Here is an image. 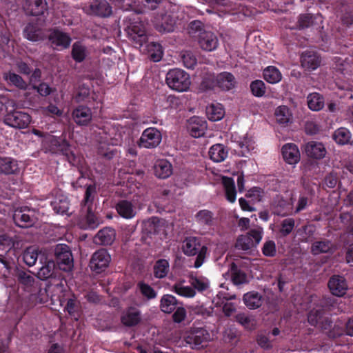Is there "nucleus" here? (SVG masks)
<instances>
[{
	"label": "nucleus",
	"instance_id": "34",
	"mask_svg": "<svg viewBox=\"0 0 353 353\" xmlns=\"http://www.w3.org/2000/svg\"><path fill=\"white\" fill-rule=\"evenodd\" d=\"M115 209L121 217L126 219H132L136 215L134 205L132 202L127 200L119 201L117 203Z\"/></svg>",
	"mask_w": 353,
	"mask_h": 353
},
{
	"label": "nucleus",
	"instance_id": "45",
	"mask_svg": "<svg viewBox=\"0 0 353 353\" xmlns=\"http://www.w3.org/2000/svg\"><path fill=\"white\" fill-rule=\"evenodd\" d=\"M232 281L234 285H241L248 283V276L245 272L238 268V266L232 263L230 268Z\"/></svg>",
	"mask_w": 353,
	"mask_h": 353
},
{
	"label": "nucleus",
	"instance_id": "35",
	"mask_svg": "<svg viewBox=\"0 0 353 353\" xmlns=\"http://www.w3.org/2000/svg\"><path fill=\"white\" fill-rule=\"evenodd\" d=\"M19 172L17 160L10 157L0 158V172L6 175L15 174Z\"/></svg>",
	"mask_w": 353,
	"mask_h": 353
},
{
	"label": "nucleus",
	"instance_id": "1",
	"mask_svg": "<svg viewBox=\"0 0 353 353\" xmlns=\"http://www.w3.org/2000/svg\"><path fill=\"white\" fill-rule=\"evenodd\" d=\"M58 270L48 280L45 288V292L47 296H50L52 304H59L63 305L69 294V288L68 286L66 278L64 274Z\"/></svg>",
	"mask_w": 353,
	"mask_h": 353
},
{
	"label": "nucleus",
	"instance_id": "55",
	"mask_svg": "<svg viewBox=\"0 0 353 353\" xmlns=\"http://www.w3.org/2000/svg\"><path fill=\"white\" fill-rule=\"evenodd\" d=\"M172 291L179 296L192 298L196 294L195 290L190 286H184L181 283H176L172 286Z\"/></svg>",
	"mask_w": 353,
	"mask_h": 353
},
{
	"label": "nucleus",
	"instance_id": "51",
	"mask_svg": "<svg viewBox=\"0 0 353 353\" xmlns=\"http://www.w3.org/2000/svg\"><path fill=\"white\" fill-rule=\"evenodd\" d=\"M196 221L203 226H210L213 222V214L208 210H199L195 215Z\"/></svg>",
	"mask_w": 353,
	"mask_h": 353
},
{
	"label": "nucleus",
	"instance_id": "28",
	"mask_svg": "<svg viewBox=\"0 0 353 353\" xmlns=\"http://www.w3.org/2000/svg\"><path fill=\"white\" fill-rule=\"evenodd\" d=\"M235 78L230 72H223L216 75V87L222 90L229 91L235 87Z\"/></svg>",
	"mask_w": 353,
	"mask_h": 353
},
{
	"label": "nucleus",
	"instance_id": "16",
	"mask_svg": "<svg viewBox=\"0 0 353 353\" xmlns=\"http://www.w3.org/2000/svg\"><path fill=\"white\" fill-rule=\"evenodd\" d=\"M301 66L307 70L312 71L321 65V59L318 52L314 50H305L300 57Z\"/></svg>",
	"mask_w": 353,
	"mask_h": 353
},
{
	"label": "nucleus",
	"instance_id": "58",
	"mask_svg": "<svg viewBox=\"0 0 353 353\" xmlns=\"http://www.w3.org/2000/svg\"><path fill=\"white\" fill-rule=\"evenodd\" d=\"M252 94L256 97H263L266 91L265 83L261 80H254L250 83Z\"/></svg>",
	"mask_w": 353,
	"mask_h": 353
},
{
	"label": "nucleus",
	"instance_id": "48",
	"mask_svg": "<svg viewBox=\"0 0 353 353\" xmlns=\"http://www.w3.org/2000/svg\"><path fill=\"white\" fill-rule=\"evenodd\" d=\"M264 79L270 83H276L281 79V73L274 66L267 67L263 72Z\"/></svg>",
	"mask_w": 353,
	"mask_h": 353
},
{
	"label": "nucleus",
	"instance_id": "61",
	"mask_svg": "<svg viewBox=\"0 0 353 353\" xmlns=\"http://www.w3.org/2000/svg\"><path fill=\"white\" fill-rule=\"evenodd\" d=\"M71 54L74 61L81 62L85 59V49L79 42H76L72 46Z\"/></svg>",
	"mask_w": 353,
	"mask_h": 353
},
{
	"label": "nucleus",
	"instance_id": "4",
	"mask_svg": "<svg viewBox=\"0 0 353 353\" xmlns=\"http://www.w3.org/2000/svg\"><path fill=\"white\" fill-rule=\"evenodd\" d=\"M165 82L168 86L177 92L187 91L191 84L190 77L182 69H170L166 74Z\"/></svg>",
	"mask_w": 353,
	"mask_h": 353
},
{
	"label": "nucleus",
	"instance_id": "39",
	"mask_svg": "<svg viewBox=\"0 0 353 353\" xmlns=\"http://www.w3.org/2000/svg\"><path fill=\"white\" fill-rule=\"evenodd\" d=\"M332 243L330 240L321 239L314 241L311 245L310 251L313 255L331 252Z\"/></svg>",
	"mask_w": 353,
	"mask_h": 353
},
{
	"label": "nucleus",
	"instance_id": "24",
	"mask_svg": "<svg viewBox=\"0 0 353 353\" xmlns=\"http://www.w3.org/2000/svg\"><path fill=\"white\" fill-rule=\"evenodd\" d=\"M25 9L32 16H40L48 10V3L46 0H27Z\"/></svg>",
	"mask_w": 353,
	"mask_h": 353
},
{
	"label": "nucleus",
	"instance_id": "57",
	"mask_svg": "<svg viewBox=\"0 0 353 353\" xmlns=\"http://www.w3.org/2000/svg\"><path fill=\"white\" fill-rule=\"evenodd\" d=\"M5 79L9 83L20 89H26L27 87V84L22 77L14 72H9L6 74Z\"/></svg>",
	"mask_w": 353,
	"mask_h": 353
},
{
	"label": "nucleus",
	"instance_id": "43",
	"mask_svg": "<svg viewBox=\"0 0 353 353\" xmlns=\"http://www.w3.org/2000/svg\"><path fill=\"white\" fill-rule=\"evenodd\" d=\"M276 121L281 125H288L292 121V114L286 105L279 106L275 110Z\"/></svg>",
	"mask_w": 353,
	"mask_h": 353
},
{
	"label": "nucleus",
	"instance_id": "9",
	"mask_svg": "<svg viewBox=\"0 0 353 353\" xmlns=\"http://www.w3.org/2000/svg\"><path fill=\"white\" fill-rule=\"evenodd\" d=\"M12 219L16 225L22 228L34 225L37 220L35 210L27 206L16 209Z\"/></svg>",
	"mask_w": 353,
	"mask_h": 353
},
{
	"label": "nucleus",
	"instance_id": "64",
	"mask_svg": "<svg viewBox=\"0 0 353 353\" xmlns=\"http://www.w3.org/2000/svg\"><path fill=\"white\" fill-rule=\"evenodd\" d=\"M181 60L183 65L188 69H193L197 63L195 56L190 52H185L181 57Z\"/></svg>",
	"mask_w": 353,
	"mask_h": 353
},
{
	"label": "nucleus",
	"instance_id": "49",
	"mask_svg": "<svg viewBox=\"0 0 353 353\" xmlns=\"http://www.w3.org/2000/svg\"><path fill=\"white\" fill-rule=\"evenodd\" d=\"M154 276L158 279L165 277L169 271V263L166 259H159L154 265Z\"/></svg>",
	"mask_w": 353,
	"mask_h": 353
},
{
	"label": "nucleus",
	"instance_id": "46",
	"mask_svg": "<svg viewBox=\"0 0 353 353\" xmlns=\"http://www.w3.org/2000/svg\"><path fill=\"white\" fill-rule=\"evenodd\" d=\"M75 123L79 125H86L88 123V108L79 106L72 112Z\"/></svg>",
	"mask_w": 353,
	"mask_h": 353
},
{
	"label": "nucleus",
	"instance_id": "36",
	"mask_svg": "<svg viewBox=\"0 0 353 353\" xmlns=\"http://www.w3.org/2000/svg\"><path fill=\"white\" fill-rule=\"evenodd\" d=\"M154 172L156 176L160 179H167L172 173L171 163L165 159L157 161L154 166Z\"/></svg>",
	"mask_w": 353,
	"mask_h": 353
},
{
	"label": "nucleus",
	"instance_id": "14",
	"mask_svg": "<svg viewBox=\"0 0 353 353\" xmlns=\"http://www.w3.org/2000/svg\"><path fill=\"white\" fill-rule=\"evenodd\" d=\"M16 278L19 284L21 285L26 291L34 294L33 285L35 282L34 278L26 272L24 269L14 266L13 272H11Z\"/></svg>",
	"mask_w": 353,
	"mask_h": 353
},
{
	"label": "nucleus",
	"instance_id": "12",
	"mask_svg": "<svg viewBox=\"0 0 353 353\" xmlns=\"http://www.w3.org/2000/svg\"><path fill=\"white\" fill-rule=\"evenodd\" d=\"M111 260L110 255L105 249L96 251L90 260V268L97 274H99L108 268Z\"/></svg>",
	"mask_w": 353,
	"mask_h": 353
},
{
	"label": "nucleus",
	"instance_id": "40",
	"mask_svg": "<svg viewBox=\"0 0 353 353\" xmlns=\"http://www.w3.org/2000/svg\"><path fill=\"white\" fill-rule=\"evenodd\" d=\"M129 34L136 44L142 46L147 41L148 37L143 27L132 25L130 28Z\"/></svg>",
	"mask_w": 353,
	"mask_h": 353
},
{
	"label": "nucleus",
	"instance_id": "5",
	"mask_svg": "<svg viewBox=\"0 0 353 353\" xmlns=\"http://www.w3.org/2000/svg\"><path fill=\"white\" fill-rule=\"evenodd\" d=\"M44 145L49 152L65 156L68 161L74 158V154L71 151L70 145L65 139L56 136H50L45 139Z\"/></svg>",
	"mask_w": 353,
	"mask_h": 353
},
{
	"label": "nucleus",
	"instance_id": "27",
	"mask_svg": "<svg viewBox=\"0 0 353 353\" xmlns=\"http://www.w3.org/2000/svg\"><path fill=\"white\" fill-rule=\"evenodd\" d=\"M181 303L174 296L166 294L160 299L159 308L165 314H171Z\"/></svg>",
	"mask_w": 353,
	"mask_h": 353
},
{
	"label": "nucleus",
	"instance_id": "19",
	"mask_svg": "<svg viewBox=\"0 0 353 353\" xmlns=\"http://www.w3.org/2000/svg\"><path fill=\"white\" fill-rule=\"evenodd\" d=\"M154 24L155 29L159 32H171L174 30L176 21L172 15L165 13L157 16Z\"/></svg>",
	"mask_w": 353,
	"mask_h": 353
},
{
	"label": "nucleus",
	"instance_id": "11",
	"mask_svg": "<svg viewBox=\"0 0 353 353\" xmlns=\"http://www.w3.org/2000/svg\"><path fill=\"white\" fill-rule=\"evenodd\" d=\"M31 117L22 111L14 110L8 112L4 117V123L12 128L23 129L28 126Z\"/></svg>",
	"mask_w": 353,
	"mask_h": 353
},
{
	"label": "nucleus",
	"instance_id": "44",
	"mask_svg": "<svg viewBox=\"0 0 353 353\" xmlns=\"http://www.w3.org/2000/svg\"><path fill=\"white\" fill-rule=\"evenodd\" d=\"M223 184L225 188V197L230 203L236 201V191L234 180L228 176L223 178Z\"/></svg>",
	"mask_w": 353,
	"mask_h": 353
},
{
	"label": "nucleus",
	"instance_id": "18",
	"mask_svg": "<svg viewBox=\"0 0 353 353\" xmlns=\"http://www.w3.org/2000/svg\"><path fill=\"white\" fill-rule=\"evenodd\" d=\"M48 39L52 46L57 50L69 48L72 41L70 37L68 34L56 29L49 34Z\"/></svg>",
	"mask_w": 353,
	"mask_h": 353
},
{
	"label": "nucleus",
	"instance_id": "17",
	"mask_svg": "<svg viewBox=\"0 0 353 353\" xmlns=\"http://www.w3.org/2000/svg\"><path fill=\"white\" fill-rule=\"evenodd\" d=\"M198 43L201 49L211 52L217 48L219 39L214 32L203 30L198 35Z\"/></svg>",
	"mask_w": 353,
	"mask_h": 353
},
{
	"label": "nucleus",
	"instance_id": "23",
	"mask_svg": "<svg viewBox=\"0 0 353 353\" xmlns=\"http://www.w3.org/2000/svg\"><path fill=\"white\" fill-rule=\"evenodd\" d=\"M188 128L192 137L199 138L205 134L207 123L198 117H193L189 120Z\"/></svg>",
	"mask_w": 353,
	"mask_h": 353
},
{
	"label": "nucleus",
	"instance_id": "63",
	"mask_svg": "<svg viewBox=\"0 0 353 353\" xmlns=\"http://www.w3.org/2000/svg\"><path fill=\"white\" fill-rule=\"evenodd\" d=\"M187 316L186 309L183 306V303L181 302L180 305L173 312L172 319V321L176 323H180L183 322Z\"/></svg>",
	"mask_w": 353,
	"mask_h": 353
},
{
	"label": "nucleus",
	"instance_id": "22",
	"mask_svg": "<svg viewBox=\"0 0 353 353\" xmlns=\"http://www.w3.org/2000/svg\"><path fill=\"white\" fill-rule=\"evenodd\" d=\"M284 161L288 164H296L300 160V152L294 143H286L281 148Z\"/></svg>",
	"mask_w": 353,
	"mask_h": 353
},
{
	"label": "nucleus",
	"instance_id": "60",
	"mask_svg": "<svg viewBox=\"0 0 353 353\" xmlns=\"http://www.w3.org/2000/svg\"><path fill=\"white\" fill-rule=\"evenodd\" d=\"M138 287L141 294L148 299H153L157 297V292L150 285L141 281L138 283Z\"/></svg>",
	"mask_w": 353,
	"mask_h": 353
},
{
	"label": "nucleus",
	"instance_id": "52",
	"mask_svg": "<svg viewBox=\"0 0 353 353\" xmlns=\"http://www.w3.org/2000/svg\"><path fill=\"white\" fill-rule=\"evenodd\" d=\"M70 292H69V294L67 295V299H65V302L63 303V305L65 304V310L75 320H78L80 314L78 311L79 307L77 301L74 298H70Z\"/></svg>",
	"mask_w": 353,
	"mask_h": 353
},
{
	"label": "nucleus",
	"instance_id": "29",
	"mask_svg": "<svg viewBox=\"0 0 353 353\" xmlns=\"http://www.w3.org/2000/svg\"><path fill=\"white\" fill-rule=\"evenodd\" d=\"M316 232V225L312 223H307L296 230V236L299 238L301 241L309 243L314 240Z\"/></svg>",
	"mask_w": 353,
	"mask_h": 353
},
{
	"label": "nucleus",
	"instance_id": "21",
	"mask_svg": "<svg viewBox=\"0 0 353 353\" xmlns=\"http://www.w3.org/2000/svg\"><path fill=\"white\" fill-rule=\"evenodd\" d=\"M116 232L109 227L101 229L93 237V242L97 245H110L115 240Z\"/></svg>",
	"mask_w": 353,
	"mask_h": 353
},
{
	"label": "nucleus",
	"instance_id": "6",
	"mask_svg": "<svg viewBox=\"0 0 353 353\" xmlns=\"http://www.w3.org/2000/svg\"><path fill=\"white\" fill-rule=\"evenodd\" d=\"M90 84H91L93 88L92 95H90V99L91 98L92 100L96 103V106H94L93 108L101 110L104 94L102 73L98 70H90Z\"/></svg>",
	"mask_w": 353,
	"mask_h": 353
},
{
	"label": "nucleus",
	"instance_id": "3",
	"mask_svg": "<svg viewBox=\"0 0 353 353\" xmlns=\"http://www.w3.org/2000/svg\"><path fill=\"white\" fill-rule=\"evenodd\" d=\"M182 252L188 256H196L194 267L200 268L205 261L208 247L201 244V239L196 236L185 237L182 243Z\"/></svg>",
	"mask_w": 353,
	"mask_h": 353
},
{
	"label": "nucleus",
	"instance_id": "56",
	"mask_svg": "<svg viewBox=\"0 0 353 353\" xmlns=\"http://www.w3.org/2000/svg\"><path fill=\"white\" fill-rule=\"evenodd\" d=\"M117 153V150L113 148V145L106 144L103 142H100L98 147L99 155L104 157L108 160L112 159Z\"/></svg>",
	"mask_w": 353,
	"mask_h": 353
},
{
	"label": "nucleus",
	"instance_id": "7",
	"mask_svg": "<svg viewBox=\"0 0 353 353\" xmlns=\"http://www.w3.org/2000/svg\"><path fill=\"white\" fill-rule=\"evenodd\" d=\"M54 256L58 269L68 272L73 268V258L68 245L58 244L54 248Z\"/></svg>",
	"mask_w": 353,
	"mask_h": 353
},
{
	"label": "nucleus",
	"instance_id": "47",
	"mask_svg": "<svg viewBox=\"0 0 353 353\" xmlns=\"http://www.w3.org/2000/svg\"><path fill=\"white\" fill-rule=\"evenodd\" d=\"M206 113L210 120L216 121L221 120L223 117L225 111L220 103L211 104L207 108Z\"/></svg>",
	"mask_w": 353,
	"mask_h": 353
},
{
	"label": "nucleus",
	"instance_id": "38",
	"mask_svg": "<svg viewBox=\"0 0 353 353\" xmlns=\"http://www.w3.org/2000/svg\"><path fill=\"white\" fill-rule=\"evenodd\" d=\"M41 255L46 254L34 247H28L23 253V260L27 265L32 267L36 264L37 259L40 261Z\"/></svg>",
	"mask_w": 353,
	"mask_h": 353
},
{
	"label": "nucleus",
	"instance_id": "32",
	"mask_svg": "<svg viewBox=\"0 0 353 353\" xmlns=\"http://www.w3.org/2000/svg\"><path fill=\"white\" fill-rule=\"evenodd\" d=\"M50 205L55 214L61 215L66 214L68 216L70 215L68 213L70 203L67 196L63 195L56 196L50 202Z\"/></svg>",
	"mask_w": 353,
	"mask_h": 353
},
{
	"label": "nucleus",
	"instance_id": "30",
	"mask_svg": "<svg viewBox=\"0 0 353 353\" xmlns=\"http://www.w3.org/2000/svg\"><path fill=\"white\" fill-rule=\"evenodd\" d=\"M332 139L339 145H352L353 144L351 132L344 127L336 129L332 134Z\"/></svg>",
	"mask_w": 353,
	"mask_h": 353
},
{
	"label": "nucleus",
	"instance_id": "25",
	"mask_svg": "<svg viewBox=\"0 0 353 353\" xmlns=\"http://www.w3.org/2000/svg\"><path fill=\"white\" fill-rule=\"evenodd\" d=\"M90 11L97 16L106 17L112 14V7L105 0H91Z\"/></svg>",
	"mask_w": 353,
	"mask_h": 353
},
{
	"label": "nucleus",
	"instance_id": "20",
	"mask_svg": "<svg viewBox=\"0 0 353 353\" xmlns=\"http://www.w3.org/2000/svg\"><path fill=\"white\" fill-rule=\"evenodd\" d=\"M304 151L306 155L314 159H321L326 155L327 150L321 142L311 141L305 143Z\"/></svg>",
	"mask_w": 353,
	"mask_h": 353
},
{
	"label": "nucleus",
	"instance_id": "10",
	"mask_svg": "<svg viewBox=\"0 0 353 353\" xmlns=\"http://www.w3.org/2000/svg\"><path fill=\"white\" fill-rule=\"evenodd\" d=\"M161 140V132L154 127H150L143 131L137 144L139 148L152 149L159 146Z\"/></svg>",
	"mask_w": 353,
	"mask_h": 353
},
{
	"label": "nucleus",
	"instance_id": "31",
	"mask_svg": "<svg viewBox=\"0 0 353 353\" xmlns=\"http://www.w3.org/2000/svg\"><path fill=\"white\" fill-rule=\"evenodd\" d=\"M26 39L31 41H42L45 38L43 31L37 24L29 23L23 30Z\"/></svg>",
	"mask_w": 353,
	"mask_h": 353
},
{
	"label": "nucleus",
	"instance_id": "42",
	"mask_svg": "<svg viewBox=\"0 0 353 353\" xmlns=\"http://www.w3.org/2000/svg\"><path fill=\"white\" fill-rule=\"evenodd\" d=\"M307 103L311 110L319 111L324 107V98L319 93H310L307 97Z\"/></svg>",
	"mask_w": 353,
	"mask_h": 353
},
{
	"label": "nucleus",
	"instance_id": "2",
	"mask_svg": "<svg viewBox=\"0 0 353 353\" xmlns=\"http://www.w3.org/2000/svg\"><path fill=\"white\" fill-rule=\"evenodd\" d=\"M323 314V309L311 310L307 316L309 323L313 326H319L330 337L335 338L342 335L343 329L336 325H333L330 317L324 316Z\"/></svg>",
	"mask_w": 353,
	"mask_h": 353
},
{
	"label": "nucleus",
	"instance_id": "15",
	"mask_svg": "<svg viewBox=\"0 0 353 353\" xmlns=\"http://www.w3.org/2000/svg\"><path fill=\"white\" fill-rule=\"evenodd\" d=\"M327 286L332 294L338 297L344 296L348 289L346 279L340 275L332 276L328 281Z\"/></svg>",
	"mask_w": 353,
	"mask_h": 353
},
{
	"label": "nucleus",
	"instance_id": "53",
	"mask_svg": "<svg viewBox=\"0 0 353 353\" xmlns=\"http://www.w3.org/2000/svg\"><path fill=\"white\" fill-rule=\"evenodd\" d=\"M321 18V16L314 15L310 13L301 14L298 17L297 26L299 29H305L312 26L314 20Z\"/></svg>",
	"mask_w": 353,
	"mask_h": 353
},
{
	"label": "nucleus",
	"instance_id": "26",
	"mask_svg": "<svg viewBox=\"0 0 353 353\" xmlns=\"http://www.w3.org/2000/svg\"><path fill=\"white\" fill-rule=\"evenodd\" d=\"M243 301L250 310L259 308L263 303V296L256 291H250L243 294Z\"/></svg>",
	"mask_w": 353,
	"mask_h": 353
},
{
	"label": "nucleus",
	"instance_id": "62",
	"mask_svg": "<svg viewBox=\"0 0 353 353\" xmlns=\"http://www.w3.org/2000/svg\"><path fill=\"white\" fill-rule=\"evenodd\" d=\"M149 48L151 59L154 62L159 61L163 57L162 46L159 43L152 42Z\"/></svg>",
	"mask_w": 353,
	"mask_h": 353
},
{
	"label": "nucleus",
	"instance_id": "37",
	"mask_svg": "<svg viewBox=\"0 0 353 353\" xmlns=\"http://www.w3.org/2000/svg\"><path fill=\"white\" fill-rule=\"evenodd\" d=\"M274 214L280 216H288L292 211V203L283 197H278L274 201Z\"/></svg>",
	"mask_w": 353,
	"mask_h": 353
},
{
	"label": "nucleus",
	"instance_id": "13",
	"mask_svg": "<svg viewBox=\"0 0 353 353\" xmlns=\"http://www.w3.org/2000/svg\"><path fill=\"white\" fill-rule=\"evenodd\" d=\"M40 266L37 268V276L43 281H48L59 269L55 268V262L47 255L40 256Z\"/></svg>",
	"mask_w": 353,
	"mask_h": 353
},
{
	"label": "nucleus",
	"instance_id": "41",
	"mask_svg": "<svg viewBox=\"0 0 353 353\" xmlns=\"http://www.w3.org/2000/svg\"><path fill=\"white\" fill-rule=\"evenodd\" d=\"M140 321L141 312L134 308L130 309L121 316L122 323L128 327L137 325Z\"/></svg>",
	"mask_w": 353,
	"mask_h": 353
},
{
	"label": "nucleus",
	"instance_id": "33",
	"mask_svg": "<svg viewBox=\"0 0 353 353\" xmlns=\"http://www.w3.org/2000/svg\"><path fill=\"white\" fill-rule=\"evenodd\" d=\"M208 154L210 159L214 162H222L228 155V148L223 144H214L210 147Z\"/></svg>",
	"mask_w": 353,
	"mask_h": 353
},
{
	"label": "nucleus",
	"instance_id": "8",
	"mask_svg": "<svg viewBox=\"0 0 353 353\" xmlns=\"http://www.w3.org/2000/svg\"><path fill=\"white\" fill-rule=\"evenodd\" d=\"M210 339V334L205 328L195 326L191 327L185 336V342L192 349H200L203 347V343L208 342Z\"/></svg>",
	"mask_w": 353,
	"mask_h": 353
},
{
	"label": "nucleus",
	"instance_id": "50",
	"mask_svg": "<svg viewBox=\"0 0 353 353\" xmlns=\"http://www.w3.org/2000/svg\"><path fill=\"white\" fill-rule=\"evenodd\" d=\"M216 87V76L214 74H205L199 85V90L201 91H208L214 89Z\"/></svg>",
	"mask_w": 353,
	"mask_h": 353
},
{
	"label": "nucleus",
	"instance_id": "59",
	"mask_svg": "<svg viewBox=\"0 0 353 353\" xmlns=\"http://www.w3.org/2000/svg\"><path fill=\"white\" fill-rule=\"evenodd\" d=\"M295 221L293 218L285 219L281 223L279 233L282 236H288L294 230Z\"/></svg>",
	"mask_w": 353,
	"mask_h": 353
},
{
	"label": "nucleus",
	"instance_id": "54",
	"mask_svg": "<svg viewBox=\"0 0 353 353\" xmlns=\"http://www.w3.org/2000/svg\"><path fill=\"white\" fill-rule=\"evenodd\" d=\"M264 196V191L259 187H253L250 188L245 194V197L248 199L251 204L254 205L262 201Z\"/></svg>",
	"mask_w": 353,
	"mask_h": 353
}]
</instances>
